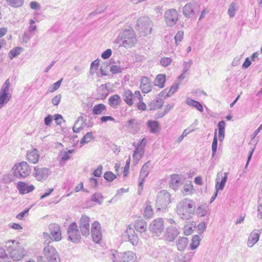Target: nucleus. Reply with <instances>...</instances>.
I'll return each mask as SVG.
<instances>
[{"label": "nucleus", "mask_w": 262, "mask_h": 262, "mask_svg": "<svg viewBox=\"0 0 262 262\" xmlns=\"http://www.w3.org/2000/svg\"><path fill=\"white\" fill-rule=\"evenodd\" d=\"M103 177L107 181L112 182L116 178V176L112 171H108L104 173Z\"/></svg>", "instance_id": "nucleus-49"}, {"label": "nucleus", "mask_w": 262, "mask_h": 262, "mask_svg": "<svg viewBox=\"0 0 262 262\" xmlns=\"http://www.w3.org/2000/svg\"><path fill=\"white\" fill-rule=\"evenodd\" d=\"M164 229V221L161 217L155 219L149 225V230L153 236H159L163 232Z\"/></svg>", "instance_id": "nucleus-10"}, {"label": "nucleus", "mask_w": 262, "mask_h": 262, "mask_svg": "<svg viewBox=\"0 0 262 262\" xmlns=\"http://www.w3.org/2000/svg\"><path fill=\"white\" fill-rule=\"evenodd\" d=\"M201 238L198 235L192 236L191 243L190 244L191 250L195 249L200 245Z\"/></svg>", "instance_id": "nucleus-36"}, {"label": "nucleus", "mask_w": 262, "mask_h": 262, "mask_svg": "<svg viewBox=\"0 0 262 262\" xmlns=\"http://www.w3.org/2000/svg\"><path fill=\"white\" fill-rule=\"evenodd\" d=\"M137 103L138 108L141 111H145L146 110V105L143 101V97L141 96V98L138 99Z\"/></svg>", "instance_id": "nucleus-51"}, {"label": "nucleus", "mask_w": 262, "mask_h": 262, "mask_svg": "<svg viewBox=\"0 0 262 262\" xmlns=\"http://www.w3.org/2000/svg\"><path fill=\"white\" fill-rule=\"evenodd\" d=\"M166 81L165 75L164 74H158L154 81V85L158 86L160 88H162L164 86V83Z\"/></svg>", "instance_id": "nucleus-32"}, {"label": "nucleus", "mask_w": 262, "mask_h": 262, "mask_svg": "<svg viewBox=\"0 0 262 262\" xmlns=\"http://www.w3.org/2000/svg\"><path fill=\"white\" fill-rule=\"evenodd\" d=\"M199 7L197 3L194 2H191L187 3L183 8V14L187 18L196 15L199 13V10L196 9Z\"/></svg>", "instance_id": "nucleus-14"}, {"label": "nucleus", "mask_w": 262, "mask_h": 262, "mask_svg": "<svg viewBox=\"0 0 262 262\" xmlns=\"http://www.w3.org/2000/svg\"><path fill=\"white\" fill-rule=\"evenodd\" d=\"M102 169H103L102 165H99L98 166L96 170H95L93 172L94 176L96 177H100V176L102 173Z\"/></svg>", "instance_id": "nucleus-63"}, {"label": "nucleus", "mask_w": 262, "mask_h": 262, "mask_svg": "<svg viewBox=\"0 0 262 262\" xmlns=\"http://www.w3.org/2000/svg\"><path fill=\"white\" fill-rule=\"evenodd\" d=\"M10 87V82L9 80L7 79L4 83L3 84L1 90L0 92L4 93H9V89Z\"/></svg>", "instance_id": "nucleus-53"}, {"label": "nucleus", "mask_w": 262, "mask_h": 262, "mask_svg": "<svg viewBox=\"0 0 262 262\" xmlns=\"http://www.w3.org/2000/svg\"><path fill=\"white\" fill-rule=\"evenodd\" d=\"M45 255L49 262H60V258L56 249L48 243L43 249Z\"/></svg>", "instance_id": "nucleus-12"}, {"label": "nucleus", "mask_w": 262, "mask_h": 262, "mask_svg": "<svg viewBox=\"0 0 262 262\" xmlns=\"http://www.w3.org/2000/svg\"><path fill=\"white\" fill-rule=\"evenodd\" d=\"M12 245L8 247V251L11 257L14 260H20L24 256V249L21 247L19 242L15 241H11Z\"/></svg>", "instance_id": "nucleus-8"}, {"label": "nucleus", "mask_w": 262, "mask_h": 262, "mask_svg": "<svg viewBox=\"0 0 262 262\" xmlns=\"http://www.w3.org/2000/svg\"><path fill=\"white\" fill-rule=\"evenodd\" d=\"M179 231L177 228L169 226L166 228L165 232V239L169 242H173L179 234Z\"/></svg>", "instance_id": "nucleus-19"}, {"label": "nucleus", "mask_w": 262, "mask_h": 262, "mask_svg": "<svg viewBox=\"0 0 262 262\" xmlns=\"http://www.w3.org/2000/svg\"><path fill=\"white\" fill-rule=\"evenodd\" d=\"M108 94V91L106 84H102L100 86L98 95H100L99 97L101 99H104L106 98Z\"/></svg>", "instance_id": "nucleus-39"}, {"label": "nucleus", "mask_w": 262, "mask_h": 262, "mask_svg": "<svg viewBox=\"0 0 262 262\" xmlns=\"http://www.w3.org/2000/svg\"><path fill=\"white\" fill-rule=\"evenodd\" d=\"M145 204L146 207L143 214L144 216L146 218H150L154 213L150 202L149 201H146Z\"/></svg>", "instance_id": "nucleus-37"}, {"label": "nucleus", "mask_w": 262, "mask_h": 262, "mask_svg": "<svg viewBox=\"0 0 262 262\" xmlns=\"http://www.w3.org/2000/svg\"><path fill=\"white\" fill-rule=\"evenodd\" d=\"M61 95H57L52 99V103L54 105H58L61 100Z\"/></svg>", "instance_id": "nucleus-64"}, {"label": "nucleus", "mask_w": 262, "mask_h": 262, "mask_svg": "<svg viewBox=\"0 0 262 262\" xmlns=\"http://www.w3.org/2000/svg\"><path fill=\"white\" fill-rule=\"evenodd\" d=\"M106 112V106L102 104L99 103L95 105L92 108V113L94 115H103L105 114Z\"/></svg>", "instance_id": "nucleus-27"}, {"label": "nucleus", "mask_w": 262, "mask_h": 262, "mask_svg": "<svg viewBox=\"0 0 262 262\" xmlns=\"http://www.w3.org/2000/svg\"><path fill=\"white\" fill-rule=\"evenodd\" d=\"M122 238L124 241L129 242L133 245H136L138 243V237L135 231L133 228L130 227L127 228L124 233L122 235Z\"/></svg>", "instance_id": "nucleus-16"}, {"label": "nucleus", "mask_w": 262, "mask_h": 262, "mask_svg": "<svg viewBox=\"0 0 262 262\" xmlns=\"http://www.w3.org/2000/svg\"><path fill=\"white\" fill-rule=\"evenodd\" d=\"M28 160L33 164L37 163L39 158L38 150L37 149H33L31 151H29L27 154Z\"/></svg>", "instance_id": "nucleus-23"}, {"label": "nucleus", "mask_w": 262, "mask_h": 262, "mask_svg": "<svg viewBox=\"0 0 262 262\" xmlns=\"http://www.w3.org/2000/svg\"><path fill=\"white\" fill-rule=\"evenodd\" d=\"M238 10V7L236 4L233 2L231 3L228 9V14L230 17H233L235 16V12Z\"/></svg>", "instance_id": "nucleus-41"}, {"label": "nucleus", "mask_w": 262, "mask_h": 262, "mask_svg": "<svg viewBox=\"0 0 262 262\" xmlns=\"http://www.w3.org/2000/svg\"><path fill=\"white\" fill-rule=\"evenodd\" d=\"M134 227L137 232H145L147 229L146 222L143 219L137 220L135 223Z\"/></svg>", "instance_id": "nucleus-25"}, {"label": "nucleus", "mask_w": 262, "mask_h": 262, "mask_svg": "<svg viewBox=\"0 0 262 262\" xmlns=\"http://www.w3.org/2000/svg\"><path fill=\"white\" fill-rule=\"evenodd\" d=\"M188 239L186 237H180L176 241V245L179 251H184L187 246Z\"/></svg>", "instance_id": "nucleus-28"}, {"label": "nucleus", "mask_w": 262, "mask_h": 262, "mask_svg": "<svg viewBox=\"0 0 262 262\" xmlns=\"http://www.w3.org/2000/svg\"><path fill=\"white\" fill-rule=\"evenodd\" d=\"M217 147V130H215L214 136L212 144V157H214L216 154Z\"/></svg>", "instance_id": "nucleus-42"}, {"label": "nucleus", "mask_w": 262, "mask_h": 262, "mask_svg": "<svg viewBox=\"0 0 262 262\" xmlns=\"http://www.w3.org/2000/svg\"><path fill=\"white\" fill-rule=\"evenodd\" d=\"M112 53L111 49H108L102 53L101 57L104 59H107L111 56Z\"/></svg>", "instance_id": "nucleus-62"}, {"label": "nucleus", "mask_w": 262, "mask_h": 262, "mask_svg": "<svg viewBox=\"0 0 262 262\" xmlns=\"http://www.w3.org/2000/svg\"><path fill=\"white\" fill-rule=\"evenodd\" d=\"M93 240L96 243H98L101 239L102 233L101 230H94L91 231Z\"/></svg>", "instance_id": "nucleus-43"}, {"label": "nucleus", "mask_w": 262, "mask_h": 262, "mask_svg": "<svg viewBox=\"0 0 262 262\" xmlns=\"http://www.w3.org/2000/svg\"><path fill=\"white\" fill-rule=\"evenodd\" d=\"M206 228V224L205 222H202L199 223L197 226V229L198 230V234L202 233Z\"/></svg>", "instance_id": "nucleus-57"}, {"label": "nucleus", "mask_w": 262, "mask_h": 262, "mask_svg": "<svg viewBox=\"0 0 262 262\" xmlns=\"http://www.w3.org/2000/svg\"><path fill=\"white\" fill-rule=\"evenodd\" d=\"M103 196L101 193H95L92 195L91 200L101 205L102 203Z\"/></svg>", "instance_id": "nucleus-46"}, {"label": "nucleus", "mask_w": 262, "mask_h": 262, "mask_svg": "<svg viewBox=\"0 0 262 262\" xmlns=\"http://www.w3.org/2000/svg\"><path fill=\"white\" fill-rule=\"evenodd\" d=\"M110 71L113 74H117L122 72V69L119 66L113 65L110 67Z\"/></svg>", "instance_id": "nucleus-59"}, {"label": "nucleus", "mask_w": 262, "mask_h": 262, "mask_svg": "<svg viewBox=\"0 0 262 262\" xmlns=\"http://www.w3.org/2000/svg\"><path fill=\"white\" fill-rule=\"evenodd\" d=\"M23 48L21 47H15L11 50L9 53V57L12 59L13 58L18 56L22 51Z\"/></svg>", "instance_id": "nucleus-40"}, {"label": "nucleus", "mask_w": 262, "mask_h": 262, "mask_svg": "<svg viewBox=\"0 0 262 262\" xmlns=\"http://www.w3.org/2000/svg\"><path fill=\"white\" fill-rule=\"evenodd\" d=\"M195 210L196 214L200 216H205L208 213V207L206 205H201Z\"/></svg>", "instance_id": "nucleus-35"}, {"label": "nucleus", "mask_w": 262, "mask_h": 262, "mask_svg": "<svg viewBox=\"0 0 262 262\" xmlns=\"http://www.w3.org/2000/svg\"><path fill=\"white\" fill-rule=\"evenodd\" d=\"M68 239L73 243L77 244L80 242L81 235L78 227L75 222L70 224L67 231Z\"/></svg>", "instance_id": "nucleus-7"}, {"label": "nucleus", "mask_w": 262, "mask_h": 262, "mask_svg": "<svg viewBox=\"0 0 262 262\" xmlns=\"http://www.w3.org/2000/svg\"><path fill=\"white\" fill-rule=\"evenodd\" d=\"M181 182L178 174H172L171 176L169 186L173 189H177Z\"/></svg>", "instance_id": "nucleus-29"}, {"label": "nucleus", "mask_w": 262, "mask_h": 262, "mask_svg": "<svg viewBox=\"0 0 262 262\" xmlns=\"http://www.w3.org/2000/svg\"><path fill=\"white\" fill-rule=\"evenodd\" d=\"M192 256L193 253L191 252L186 253L184 255H177L174 260L176 262H189L188 260L191 258Z\"/></svg>", "instance_id": "nucleus-33"}, {"label": "nucleus", "mask_w": 262, "mask_h": 262, "mask_svg": "<svg viewBox=\"0 0 262 262\" xmlns=\"http://www.w3.org/2000/svg\"><path fill=\"white\" fill-rule=\"evenodd\" d=\"M123 100L129 106H132L135 102H137L138 99L141 98V95L139 91L133 94L129 90H125L123 95Z\"/></svg>", "instance_id": "nucleus-13"}, {"label": "nucleus", "mask_w": 262, "mask_h": 262, "mask_svg": "<svg viewBox=\"0 0 262 262\" xmlns=\"http://www.w3.org/2000/svg\"><path fill=\"white\" fill-rule=\"evenodd\" d=\"M137 29L141 32H143L144 35L150 34L152 30V24L147 17H140L137 23Z\"/></svg>", "instance_id": "nucleus-9"}, {"label": "nucleus", "mask_w": 262, "mask_h": 262, "mask_svg": "<svg viewBox=\"0 0 262 262\" xmlns=\"http://www.w3.org/2000/svg\"><path fill=\"white\" fill-rule=\"evenodd\" d=\"M179 88V84L178 83H174L169 89V91H168L167 95L168 96H172L174 93L176 92V91L178 90Z\"/></svg>", "instance_id": "nucleus-54"}, {"label": "nucleus", "mask_w": 262, "mask_h": 262, "mask_svg": "<svg viewBox=\"0 0 262 262\" xmlns=\"http://www.w3.org/2000/svg\"><path fill=\"white\" fill-rule=\"evenodd\" d=\"M12 170L13 175L18 179L26 178L31 173V168L26 162H21L15 165Z\"/></svg>", "instance_id": "nucleus-3"}, {"label": "nucleus", "mask_w": 262, "mask_h": 262, "mask_svg": "<svg viewBox=\"0 0 262 262\" xmlns=\"http://www.w3.org/2000/svg\"><path fill=\"white\" fill-rule=\"evenodd\" d=\"M147 125L148 127L149 128V130L151 133L156 134L158 133L160 129V125L158 122L157 121L149 120L147 122Z\"/></svg>", "instance_id": "nucleus-30"}, {"label": "nucleus", "mask_w": 262, "mask_h": 262, "mask_svg": "<svg viewBox=\"0 0 262 262\" xmlns=\"http://www.w3.org/2000/svg\"><path fill=\"white\" fill-rule=\"evenodd\" d=\"M192 64V60H189L188 62L184 61L183 64L182 72L183 73H186L190 69L191 64Z\"/></svg>", "instance_id": "nucleus-55"}, {"label": "nucleus", "mask_w": 262, "mask_h": 262, "mask_svg": "<svg viewBox=\"0 0 262 262\" xmlns=\"http://www.w3.org/2000/svg\"><path fill=\"white\" fill-rule=\"evenodd\" d=\"M164 18L168 27H173L178 20V13L175 9H167L165 11Z\"/></svg>", "instance_id": "nucleus-11"}, {"label": "nucleus", "mask_w": 262, "mask_h": 262, "mask_svg": "<svg viewBox=\"0 0 262 262\" xmlns=\"http://www.w3.org/2000/svg\"><path fill=\"white\" fill-rule=\"evenodd\" d=\"M259 233L258 230H254L249 235L247 241V245L249 247H252L259 240Z\"/></svg>", "instance_id": "nucleus-22"}, {"label": "nucleus", "mask_w": 262, "mask_h": 262, "mask_svg": "<svg viewBox=\"0 0 262 262\" xmlns=\"http://www.w3.org/2000/svg\"><path fill=\"white\" fill-rule=\"evenodd\" d=\"M170 203V194L166 190H162L158 193L156 204L157 210H165Z\"/></svg>", "instance_id": "nucleus-4"}, {"label": "nucleus", "mask_w": 262, "mask_h": 262, "mask_svg": "<svg viewBox=\"0 0 262 262\" xmlns=\"http://www.w3.org/2000/svg\"><path fill=\"white\" fill-rule=\"evenodd\" d=\"M90 217L82 215L79 221V229L82 235L87 237L90 235Z\"/></svg>", "instance_id": "nucleus-15"}, {"label": "nucleus", "mask_w": 262, "mask_h": 262, "mask_svg": "<svg viewBox=\"0 0 262 262\" xmlns=\"http://www.w3.org/2000/svg\"><path fill=\"white\" fill-rule=\"evenodd\" d=\"M141 121L137 119L133 118L129 120L125 125L126 127L129 130V132L133 134H136L140 129V125Z\"/></svg>", "instance_id": "nucleus-18"}, {"label": "nucleus", "mask_w": 262, "mask_h": 262, "mask_svg": "<svg viewBox=\"0 0 262 262\" xmlns=\"http://www.w3.org/2000/svg\"><path fill=\"white\" fill-rule=\"evenodd\" d=\"M111 259L113 262H135L136 256L134 252L130 251L123 253L116 251L112 254Z\"/></svg>", "instance_id": "nucleus-5"}, {"label": "nucleus", "mask_w": 262, "mask_h": 262, "mask_svg": "<svg viewBox=\"0 0 262 262\" xmlns=\"http://www.w3.org/2000/svg\"><path fill=\"white\" fill-rule=\"evenodd\" d=\"M152 85L150 79L146 76H142L140 79V88L144 93H148L151 91Z\"/></svg>", "instance_id": "nucleus-20"}, {"label": "nucleus", "mask_w": 262, "mask_h": 262, "mask_svg": "<svg viewBox=\"0 0 262 262\" xmlns=\"http://www.w3.org/2000/svg\"><path fill=\"white\" fill-rule=\"evenodd\" d=\"M186 103L188 105H190L191 106H193V107H195L200 112H203L204 109H203V105L199 101H195V100H193L190 98H188L186 99Z\"/></svg>", "instance_id": "nucleus-31"}, {"label": "nucleus", "mask_w": 262, "mask_h": 262, "mask_svg": "<svg viewBox=\"0 0 262 262\" xmlns=\"http://www.w3.org/2000/svg\"><path fill=\"white\" fill-rule=\"evenodd\" d=\"M164 104V100L159 97L156 98L150 102L148 104L149 111H154L161 108Z\"/></svg>", "instance_id": "nucleus-24"}, {"label": "nucleus", "mask_w": 262, "mask_h": 262, "mask_svg": "<svg viewBox=\"0 0 262 262\" xmlns=\"http://www.w3.org/2000/svg\"><path fill=\"white\" fill-rule=\"evenodd\" d=\"M184 32L182 31H178L174 36V39L176 43H177L178 41H181L183 39Z\"/></svg>", "instance_id": "nucleus-61"}, {"label": "nucleus", "mask_w": 262, "mask_h": 262, "mask_svg": "<svg viewBox=\"0 0 262 262\" xmlns=\"http://www.w3.org/2000/svg\"><path fill=\"white\" fill-rule=\"evenodd\" d=\"M16 187L19 193L23 194L32 191L35 188L33 185H28L26 183L23 182H18L17 184Z\"/></svg>", "instance_id": "nucleus-21"}, {"label": "nucleus", "mask_w": 262, "mask_h": 262, "mask_svg": "<svg viewBox=\"0 0 262 262\" xmlns=\"http://www.w3.org/2000/svg\"><path fill=\"white\" fill-rule=\"evenodd\" d=\"M34 35L31 32L29 31L25 32L23 37V41L27 42Z\"/></svg>", "instance_id": "nucleus-60"}, {"label": "nucleus", "mask_w": 262, "mask_h": 262, "mask_svg": "<svg viewBox=\"0 0 262 262\" xmlns=\"http://www.w3.org/2000/svg\"><path fill=\"white\" fill-rule=\"evenodd\" d=\"M172 61V59L168 57H163L160 60V63L163 67H167L169 65Z\"/></svg>", "instance_id": "nucleus-56"}, {"label": "nucleus", "mask_w": 262, "mask_h": 262, "mask_svg": "<svg viewBox=\"0 0 262 262\" xmlns=\"http://www.w3.org/2000/svg\"><path fill=\"white\" fill-rule=\"evenodd\" d=\"M121 102V97L119 95L115 94L108 99V103L111 107L116 108Z\"/></svg>", "instance_id": "nucleus-26"}, {"label": "nucleus", "mask_w": 262, "mask_h": 262, "mask_svg": "<svg viewBox=\"0 0 262 262\" xmlns=\"http://www.w3.org/2000/svg\"><path fill=\"white\" fill-rule=\"evenodd\" d=\"M149 164V162L148 161L143 165L140 170L139 177L145 178L146 177L148 176L149 174V172L148 171Z\"/></svg>", "instance_id": "nucleus-45"}, {"label": "nucleus", "mask_w": 262, "mask_h": 262, "mask_svg": "<svg viewBox=\"0 0 262 262\" xmlns=\"http://www.w3.org/2000/svg\"><path fill=\"white\" fill-rule=\"evenodd\" d=\"M34 176L38 181L46 179L49 174V169L47 168H39L38 166L34 167Z\"/></svg>", "instance_id": "nucleus-17"}, {"label": "nucleus", "mask_w": 262, "mask_h": 262, "mask_svg": "<svg viewBox=\"0 0 262 262\" xmlns=\"http://www.w3.org/2000/svg\"><path fill=\"white\" fill-rule=\"evenodd\" d=\"M11 97V95L10 93L0 92V108L9 101Z\"/></svg>", "instance_id": "nucleus-34"}, {"label": "nucleus", "mask_w": 262, "mask_h": 262, "mask_svg": "<svg viewBox=\"0 0 262 262\" xmlns=\"http://www.w3.org/2000/svg\"><path fill=\"white\" fill-rule=\"evenodd\" d=\"M99 64V60L96 59L95 61H94L91 65V69H90V73L92 75H93L97 70L98 66Z\"/></svg>", "instance_id": "nucleus-52"}, {"label": "nucleus", "mask_w": 262, "mask_h": 262, "mask_svg": "<svg viewBox=\"0 0 262 262\" xmlns=\"http://www.w3.org/2000/svg\"><path fill=\"white\" fill-rule=\"evenodd\" d=\"M62 81V79H60L58 81L55 82L50 88V92H53L57 90L60 86L61 82Z\"/></svg>", "instance_id": "nucleus-58"}, {"label": "nucleus", "mask_w": 262, "mask_h": 262, "mask_svg": "<svg viewBox=\"0 0 262 262\" xmlns=\"http://www.w3.org/2000/svg\"><path fill=\"white\" fill-rule=\"evenodd\" d=\"M49 228L52 237H50L48 233L44 232L43 236L46 239L45 242H47L48 241V243L50 244L51 242L53 241V239L56 242L60 241L61 239V233L60 226L58 224L54 223L50 224Z\"/></svg>", "instance_id": "nucleus-6"}, {"label": "nucleus", "mask_w": 262, "mask_h": 262, "mask_svg": "<svg viewBox=\"0 0 262 262\" xmlns=\"http://www.w3.org/2000/svg\"><path fill=\"white\" fill-rule=\"evenodd\" d=\"M144 153V147L141 146L140 145H138V146L134 150V153L133 155L134 158H137V156L139 155V157L138 158V160L141 159L142 156Z\"/></svg>", "instance_id": "nucleus-47"}, {"label": "nucleus", "mask_w": 262, "mask_h": 262, "mask_svg": "<svg viewBox=\"0 0 262 262\" xmlns=\"http://www.w3.org/2000/svg\"><path fill=\"white\" fill-rule=\"evenodd\" d=\"M73 149L69 150L67 151H60L58 156L59 159L63 162L69 160L70 158V154L73 153Z\"/></svg>", "instance_id": "nucleus-38"}, {"label": "nucleus", "mask_w": 262, "mask_h": 262, "mask_svg": "<svg viewBox=\"0 0 262 262\" xmlns=\"http://www.w3.org/2000/svg\"><path fill=\"white\" fill-rule=\"evenodd\" d=\"M195 210V204L194 201L188 198H185L177 205L176 212L179 217L184 220H189L192 218Z\"/></svg>", "instance_id": "nucleus-1"}, {"label": "nucleus", "mask_w": 262, "mask_h": 262, "mask_svg": "<svg viewBox=\"0 0 262 262\" xmlns=\"http://www.w3.org/2000/svg\"><path fill=\"white\" fill-rule=\"evenodd\" d=\"M94 138L92 132L87 133L81 139L80 143L84 144L89 143Z\"/></svg>", "instance_id": "nucleus-48"}, {"label": "nucleus", "mask_w": 262, "mask_h": 262, "mask_svg": "<svg viewBox=\"0 0 262 262\" xmlns=\"http://www.w3.org/2000/svg\"><path fill=\"white\" fill-rule=\"evenodd\" d=\"M9 5L14 8L21 7L24 3V0H7Z\"/></svg>", "instance_id": "nucleus-44"}, {"label": "nucleus", "mask_w": 262, "mask_h": 262, "mask_svg": "<svg viewBox=\"0 0 262 262\" xmlns=\"http://www.w3.org/2000/svg\"><path fill=\"white\" fill-rule=\"evenodd\" d=\"M8 258V256L5 250L0 247V262H9L7 261Z\"/></svg>", "instance_id": "nucleus-50"}, {"label": "nucleus", "mask_w": 262, "mask_h": 262, "mask_svg": "<svg viewBox=\"0 0 262 262\" xmlns=\"http://www.w3.org/2000/svg\"><path fill=\"white\" fill-rule=\"evenodd\" d=\"M117 40L121 42L122 45L126 48H130L135 45L137 38L134 31L132 29L123 30L119 34Z\"/></svg>", "instance_id": "nucleus-2"}]
</instances>
